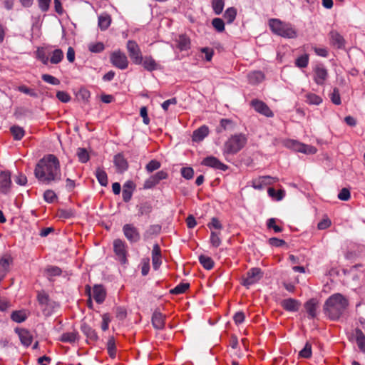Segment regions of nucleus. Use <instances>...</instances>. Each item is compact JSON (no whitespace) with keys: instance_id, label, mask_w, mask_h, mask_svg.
Returning a JSON list of instances; mask_svg holds the SVG:
<instances>
[{"instance_id":"2eb2a0df","label":"nucleus","mask_w":365,"mask_h":365,"mask_svg":"<svg viewBox=\"0 0 365 365\" xmlns=\"http://www.w3.org/2000/svg\"><path fill=\"white\" fill-rule=\"evenodd\" d=\"M304 306L309 319L317 317L319 308V302L317 299H310L304 304Z\"/></svg>"},{"instance_id":"7ed1b4c3","label":"nucleus","mask_w":365,"mask_h":365,"mask_svg":"<svg viewBox=\"0 0 365 365\" xmlns=\"http://www.w3.org/2000/svg\"><path fill=\"white\" fill-rule=\"evenodd\" d=\"M269 26L274 34L283 38H294L297 36V32L292 24L282 21L278 19H269Z\"/></svg>"},{"instance_id":"c03bdc74","label":"nucleus","mask_w":365,"mask_h":365,"mask_svg":"<svg viewBox=\"0 0 365 365\" xmlns=\"http://www.w3.org/2000/svg\"><path fill=\"white\" fill-rule=\"evenodd\" d=\"M45 272L48 277H51L61 275L62 271L58 267L48 266L46 268Z\"/></svg>"},{"instance_id":"2f4dec72","label":"nucleus","mask_w":365,"mask_h":365,"mask_svg":"<svg viewBox=\"0 0 365 365\" xmlns=\"http://www.w3.org/2000/svg\"><path fill=\"white\" fill-rule=\"evenodd\" d=\"M95 175L101 185L106 186L108 185V176L103 169L98 168Z\"/></svg>"},{"instance_id":"a878e982","label":"nucleus","mask_w":365,"mask_h":365,"mask_svg":"<svg viewBox=\"0 0 365 365\" xmlns=\"http://www.w3.org/2000/svg\"><path fill=\"white\" fill-rule=\"evenodd\" d=\"M209 133V129L206 125H202L195 130L192 134V140L195 142L202 141Z\"/></svg>"},{"instance_id":"c85d7f7f","label":"nucleus","mask_w":365,"mask_h":365,"mask_svg":"<svg viewBox=\"0 0 365 365\" xmlns=\"http://www.w3.org/2000/svg\"><path fill=\"white\" fill-rule=\"evenodd\" d=\"M247 78L249 83L255 85L261 83L264 80V76L262 71H255L250 72L248 74Z\"/></svg>"},{"instance_id":"5fc2aeb1","label":"nucleus","mask_w":365,"mask_h":365,"mask_svg":"<svg viewBox=\"0 0 365 365\" xmlns=\"http://www.w3.org/2000/svg\"><path fill=\"white\" fill-rule=\"evenodd\" d=\"M160 163L156 160H150L145 166V169L148 173H152L160 168Z\"/></svg>"},{"instance_id":"393cba45","label":"nucleus","mask_w":365,"mask_h":365,"mask_svg":"<svg viewBox=\"0 0 365 365\" xmlns=\"http://www.w3.org/2000/svg\"><path fill=\"white\" fill-rule=\"evenodd\" d=\"M152 324L155 329H163L165 327V316L159 312H155L152 317Z\"/></svg>"},{"instance_id":"ea45409f","label":"nucleus","mask_w":365,"mask_h":365,"mask_svg":"<svg viewBox=\"0 0 365 365\" xmlns=\"http://www.w3.org/2000/svg\"><path fill=\"white\" fill-rule=\"evenodd\" d=\"M225 2L223 0H212V6L216 15H220L224 9Z\"/></svg>"},{"instance_id":"864d4df0","label":"nucleus","mask_w":365,"mask_h":365,"mask_svg":"<svg viewBox=\"0 0 365 365\" xmlns=\"http://www.w3.org/2000/svg\"><path fill=\"white\" fill-rule=\"evenodd\" d=\"M77 155L79 161L85 163L89 160V155L87 150L85 148H78L77 151Z\"/></svg>"},{"instance_id":"b1692460","label":"nucleus","mask_w":365,"mask_h":365,"mask_svg":"<svg viewBox=\"0 0 365 365\" xmlns=\"http://www.w3.org/2000/svg\"><path fill=\"white\" fill-rule=\"evenodd\" d=\"M144 68L148 71H153L160 68V65L153 58L152 56H145L143 58L142 63Z\"/></svg>"},{"instance_id":"49530a36","label":"nucleus","mask_w":365,"mask_h":365,"mask_svg":"<svg viewBox=\"0 0 365 365\" xmlns=\"http://www.w3.org/2000/svg\"><path fill=\"white\" fill-rule=\"evenodd\" d=\"M107 349L109 356L112 359H114L116 356V347L113 338H110L108 339L107 342Z\"/></svg>"},{"instance_id":"338daca9","label":"nucleus","mask_w":365,"mask_h":365,"mask_svg":"<svg viewBox=\"0 0 365 365\" xmlns=\"http://www.w3.org/2000/svg\"><path fill=\"white\" fill-rule=\"evenodd\" d=\"M207 226L210 229L221 230L222 228V224L216 217H212L211 222L208 223Z\"/></svg>"},{"instance_id":"473e14b6","label":"nucleus","mask_w":365,"mask_h":365,"mask_svg":"<svg viewBox=\"0 0 365 365\" xmlns=\"http://www.w3.org/2000/svg\"><path fill=\"white\" fill-rule=\"evenodd\" d=\"M237 16V9L235 7H230L227 9L224 13L223 17L227 24H232Z\"/></svg>"},{"instance_id":"e433bc0d","label":"nucleus","mask_w":365,"mask_h":365,"mask_svg":"<svg viewBox=\"0 0 365 365\" xmlns=\"http://www.w3.org/2000/svg\"><path fill=\"white\" fill-rule=\"evenodd\" d=\"M78 333L76 331L63 333L60 338L63 342L73 343L77 340Z\"/></svg>"},{"instance_id":"39448f33","label":"nucleus","mask_w":365,"mask_h":365,"mask_svg":"<svg viewBox=\"0 0 365 365\" xmlns=\"http://www.w3.org/2000/svg\"><path fill=\"white\" fill-rule=\"evenodd\" d=\"M263 277L261 269L254 267L250 269L242 279V284L247 289L258 282Z\"/></svg>"},{"instance_id":"7c9ffc66","label":"nucleus","mask_w":365,"mask_h":365,"mask_svg":"<svg viewBox=\"0 0 365 365\" xmlns=\"http://www.w3.org/2000/svg\"><path fill=\"white\" fill-rule=\"evenodd\" d=\"M356 341L359 349L365 354V336L363 331L357 328L355 330Z\"/></svg>"},{"instance_id":"4d7b16f0","label":"nucleus","mask_w":365,"mask_h":365,"mask_svg":"<svg viewBox=\"0 0 365 365\" xmlns=\"http://www.w3.org/2000/svg\"><path fill=\"white\" fill-rule=\"evenodd\" d=\"M181 175L187 180H190L193 178L194 170L190 167H185L181 169Z\"/></svg>"},{"instance_id":"c9c22d12","label":"nucleus","mask_w":365,"mask_h":365,"mask_svg":"<svg viewBox=\"0 0 365 365\" xmlns=\"http://www.w3.org/2000/svg\"><path fill=\"white\" fill-rule=\"evenodd\" d=\"M63 58V53L61 49H55L52 53L51 56L49 59V61L52 64H58L59 63L62 59Z\"/></svg>"},{"instance_id":"8fccbe9b","label":"nucleus","mask_w":365,"mask_h":365,"mask_svg":"<svg viewBox=\"0 0 365 365\" xmlns=\"http://www.w3.org/2000/svg\"><path fill=\"white\" fill-rule=\"evenodd\" d=\"M212 25L218 32H222L225 30V23L220 18H215L212 21Z\"/></svg>"},{"instance_id":"09e8293b","label":"nucleus","mask_w":365,"mask_h":365,"mask_svg":"<svg viewBox=\"0 0 365 365\" xmlns=\"http://www.w3.org/2000/svg\"><path fill=\"white\" fill-rule=\"evenodd\" d=\"M36 58L40 60L44 65H47L49 61V58L43 48H38L37 49Z\"/></svg>"},{"instance_id":"5701e85b","label":"nucleus","mask_w":365,"mask_h":365,"mask_svg":"<svg viewBox=\"0 0 365 365\" xmlns=\"http://www.w3.org/2000/svg\"><path fill=\"white\" fill-rule=\"evenodd\" d=\"M90 296H92L97 303L101 304L105 299L106 291L103 286L95 285L92 294H90Z\"/></svg>"},{"instance_id":"6e6552de","label":"nucleus","mask_w":365,"mask_h":365,"mask_svg":"<svg viewBox=\"0 0 365 365\" xmlns=\"http://www.w3.org/2000/svg\"><path fill=\"white\" fill-rule=\"evenodd\" d=\"M113 251L118 260L122 264L127 262V245L125 242L120 239L113 241Z\"/></svg>"},{"instance_id":"423d86ee","label":"nucleus","mask_w":365,"mask_h":365,"mask_svg":"<svg viewBox=\"0 0 365 365\" xmlns=\"http://www.w3.org/2000/svg\"><path fill=\"white\" fill-rule=\"evenodd\" d=\"M285 145L288 148L304 154H314L317 150V148L312 145L304 144L295 140H287Z\"/></svg>"},{"instance_id":"f03ea898","label":"nucleus","mask_w":365,"mask_h":365,"mask_svg":"<svg viewBox=\"0 0 365 365\" xmlns=\"http://www.w3.org/2000/svg\"><path fill=\"white\" fill-rule=\"evenodd\" d=\"M349 305V299L340 293L331 295L323 307L325 315L331 320H338L346 312Z\"/></svg>"},{"instance_id":"69168bd1","label":"nucleus","mask_w":365,"mask_h":365,"mask_svg":"<svg viewBox=\"0 0 365 365\" xmlns=\"http://www.w3.org/2000/svg\"><path fill=\"white\" fill-rule=\"evenodd\" d=\"M331 100L333 103L335 105L341 104V98L339 95V90L337 88H334L333 92L331 95Z\"/></svg>"},{"instance_id":"9b49d317","label":"nucleus","mask_w":365,"mask_h":365,"mask_svg":"<svg viewBox=\"0 0 365 365\" xmlns=\"http://www.w3.org/2000/svg\"><path fill=\"white\" fill-rule=\"evenodd\" d=\"M168 176V173L165 171H158L145 181L143 188L146 190L151 189L158 185L160 180L166 179Z\"/></svg>"},{"instance_id":"774afa93","label":"nucleus","mask_w":365,"mask_h":365,"mask_svg":"<svg viewBox=\"0 0 365 365\" xmlns=\"http://www.w3.org/2000/svg\"><path fill=\"white\" fill-rule=\"evenodd\" d=\"M37 299L41 305H46L48 302V296L45 292H39L37 295Z\"/></svg>"},{"instance_id":"4468645a","label":"nucleus","mask_w":365,"mask_h":365,"mask_svg":"<svg viewBox=\"0 0 365 365\" xmlns=\"http://www.w3.org/2000/svg\"><path fill=\"white\" fill-rule=\"evenodd\" d=\"M328 77L327 70L322 66H317L314 70V81L318 85H324Z\"/></svg>"},{"instance_id":"052dcab7","label":"nucleus","mask_w":365,"mask_h":365,"mask_svg":"<svg viewBox=\"0 0 365 365\" xmlns=\"http://www.w3.org/2000/svg\"><path fill=\"white\" fill-rule=\"evenodd\" d=\"M351 197L350 191L348 188H342L338 194V198L343 201H347Z\"/></svg>"},{"instance_id":"bb28decb","label":"nucleus","mask_w":365,"mask_h":365,"mask_svg":"<svg viewBox=\"0 0 365 365\" xmlns=\"http://www.w3.org/2000/svg\"><path fill=\"white\" fill-rule=\"evenodd\" d=\"M81 330L88 339L93 341H96L98 340V336L96 331L87 324L83 323L81 326Z\"/></svg>"},{"instance_id":"0eeeda50","label":"nucleus","mask_w":365,"mask_h":365,"mask_svg":"<svg viewBox=\"0 0 365 365\" xmlns=\"http://www.w3.org/2000/svg\"><path fill=\"white\" fill-rule=\"evenodd\" d=\"M110 61L113 66L120 70L126 69L128 66V60L126 55L120 50L110 53Z\"/></svg>"},{"instance_id":"f3484780","label":"nucleus","mask_w":365,"mask_h":365,"mask_svg":"<svg viewBox=\"0 0 365 365\" xmlns=\"http://www.w3.org/2000/svg\"><path fill=\"white\" fill-rule=\"evenodd\" d=\"M251 106L254 108V109L267 116V117H272L273 116V113L269 109V108L262 101L259 100H253L251 102Z\"/></svg>"},{"instance_id":"4c0bfd02","label":"nucleus","mask_w":365,"mask_h":365,"mask_svg":"<svg viewBox=\"0 0 365 365\" xmlns=\"http://www.w3.org/2000/svg\"><path fill=\"white\" fill-rule=\"evenodd\" d=\"M10 130L16 140H19L24 136V130L20 126L14 125L11 127Z\"/></svg>"},{"instance_id":"603ef678","label":"nucleus","mask_w":365,"mask_h":365,"mask_svg":"<svg viewBox=\"0 0 365 365\" xmlns=\"http://www.w3.org/2000/svg\"><path fill=\"white\" fill-rule=\"evenodd\" d=\"M299 355L302 358H310L312 356V345L307 342L304 347L299 351Z\"/></svg>"},{"instance_id":"9d476101","label":"nucleus","mask_w":365,"mask_h":365,"mask_svg":"<svg viewBox=\"0 0 365 365\" xmlns=\"http://www.w3.org/2000/svg\"><path fill=\"white\" fill-rule=\"evenodd\" d=\"M123 232L125 238L130 243L138 242L140 239V235L137 227L133 224H125L123 227Z\"/></svg>"},{"instance_id":"3c124183","label":"nucleus","mask_w":365,"mask_h":365,"mask_svg":"<svg viewBox=\"0 0 365 365\" xmlns=\"http://www.w3.org/2000/svg\"><path fill=\"white\" fill-rule=\"evenodd\" d=\"M105 48L104 44L101 42L92 43L88 45V50L92 53H100Z\"/></svg>"},{"instance_id":"20e7f679","label":"nucleus","mask_w":365,"mask_h":365,"mask_svg":"<svg viewBox=\"0 0 365 365\" xmlns=\"http://www.w3.org/2000/svg\"><path fill=\"white\" fill-rule=\"evenodd\" d=\"M247 138L244 134L232 135L225 143L223 153L233 155L238 153L246 144Z\"/></svg>"},{"instance_id":"6e6d98bb","label":"nucleus","mask_w":365,"mask_h":365,"mask_svg":"<svg viewBox=\"0 0 365 365\" xmlns=\"http://www.w3.org/2000/svg\"><path fill=\"white\" fill-rule=\"evenodd\" d=\"M41 78L45 82L50 83L51 85H59L60 84V81L57 78H56L51 75H49V74H43L41 76Z\"/></svg>"},{"instance_id":"412c9836","label":"nucleus","mask_w":365,"mask_h":365,"mask_svg":"<svg viewBox=\"0 0 365 365\" xmlns=\"http://www.w3.org/2000/svg\"><path fill=\"white\" fill-rule=\"evenodd\" d=\"M152 262L155 269H158L161 264V250L158 244H155L152 250Z\"/></svg>"},{"instance_id":"a211bd4d","label":"nucleus","mask_w":365,"mask_h":365,"mask_svg":"<svg viewBox=\"0 0 365 365\" xmlns=\"http://www.w3.org/2000/svg\"><path fill=\"white\" fill-rule=\"evenodd\" d=\"M13 262L12 257L9 255H4L0 259V282L4 278L9 271V267Z\"/></svg>"},{"instance_id":"bf43d9fd","label":"nucleus","mask_w":365,"mask_h":365,"mask_svg":"<svg viewBox=\"0 0 365 365\" xmlns=\"http://www.w3.org/2000/svg\"><path fill=\"white\" fill-rule=\"evenodd\" d=\"M18 91L25 94L29 95L34 98H38V93L34 91L29 88L26 86H20L18 87Z\"/></svg>"},{"instance_id":"dca6fc26","label":"nucleus","mask_w":365,"mask_h":365,"mask_svg":"<svg viewBox=\"0 0 365 365\" xmlns=\"http://www.w3.org/2000/svg\"><path fill=\"white\" fill-rule=\"evenodd\" d=\"M202 164L205 166L213 168L215 169L220 170L222 171H225L228 168L227 165L222 163L217 158L213 156L205 158L202 161Z\"/></svg>"},{"instance_id":"f8f14e48","label":"nucleus","mask_w":365,"mask_h":365,"mask_svg":"<svg viewBox=\"0 0 365 365\" xmlns=\"http://www.w3.org/2000/svg\"><path fill=\"white\" fill-rule=\"evenodd\" d=\"M12 182L11 173L8 170L0 172V192L7 194L10 192Z\"/></svg>"},{"instance_id":"de8ad7c7","label":"nucleus","mask_w":365,"mask_h":365,"mask_svg":"<svg viewBox=\"0 0 365 365\" xmlns=\"http://www.w3.org/2000/svg\"><path fill=\"white\" fill-rule=\"evenodd\" d=\"M306 98H307L306 101L309 104L319 105L322 101V99L321 98V97H319V96H317V95H316L314 93H308L306 96Z\"/></svg>"},{"instance_id":"79ce46f5","label":"nucleus","mask_w":365,"mask_h":365,"mask_svg":"<svg viewBox=\"0 0 365 365\" xmlns=\"http://www.w3.org/2000/svg\"><path fill=\"white\" fill-rule=\"evenodd\" d=\"M210 242L212 246L218 247L221 245L220 232L212 231L210 234Z\"/></svg>"},{"instance_id":"1a4fd4ad","label":"nucleus","mask_w":365,"mask_h":365,"mask_svg":"<svg viewBox=\"0 0 365 365\" xmlns=\"http://www.w3.org/2000/svg\"><path fill=\"white\" fill-rule=\"evenodd\" d=\"M126 47L132 61L137 65L141 64L143 62V56L138 43L135 41L129 40L127 42Z\"/></svg>"},{"instance_id":"cd10ccee","label":"nucleus","mask_w":365,"mask_h":365,"mask_svg":"<svg viewBox=\"0 0 365 365\" xmlns=\"http://www.w3.org/2000/svg\"><path fill=\"white\" fill-rule=\"evenodd\" d=\"M177 47L180 51H187L190 48V39L188 36L181 34L176 39Z\"/></svg>"},{"instance_id":"4be33fe9","label":"nucleus","mask_w":365,"mask_h":365,"mask_svg":"<svg viewBox=\"0 0 365 365\" xmlns=\"http://www.w3.org/2000/svg\"><path fill=\"white\" fill-rule=\"evenodd\" d=\"M281 304L282 307L289 312H297L300 307V302L292 298L284 299Z\"/></svg>"},{"instance_id":"ddd939ff","label":"nucleus","mask_w":365,"mask_h":365,"mask_svg":"<svg viewBox=\"0 0 365 365\" xmlns=\"http://www.w3.org/2000/svg\"><path fill=\"white\" fill-rule=\"evenodd\" d=\"M330 44L339 49L345 47L346 41L344 37L336 30H331L329 33Z\"/></svg>"},{"instance_id":"13d9d810","label":"nucleus","mask_w":365,"mask_h":365,"mask_svg":"<svg viewBox=\"0 0 365 365\" xmlns=\"http://www.w3.org/2000/svg\"><path fill=\"white\" fill-rule=\"evenodd\" d=\"M56 197V193L51 190H47L44 192L43 198L48 203L53 202Z\"/></svg>"},{"instance_id":"e2e57ef3","label":"nucleus","mask_w":365,"mask_h":365,"mask_svg":"<svg viewBox=\"0 0 365 365\" xmlns=\"http://www.w3.org/2000/svg\"><path fill=\"white\" fill-rule=\"evenodd\" d=\"M56 97L60 101L63 103H68L71 101V96L68 93L65 91H58L56 93Z\"/></svg>"},{"instance_id":"a19ab883","label":"nucleus","mask_w":365,"mask_h":365,"mask_svg":"<svg viewBox=\"0 0 365 365\" xmlns=\"http://www.w3.org/2000/svg\"><path fill=\"white\" fill-rule=\"evenodd\" d=\"M269 195L277 200H281L284 197V191L282 190H276L275 189L272 187H269L267 190Z\"/></svg>"},{"instance_id":"c756f323","label":"nucleus","mask_w":365,"mask_h":365,"mask_svg":"<svg viewBox=\"0 0 365 365\" xmlns=\"http://www.w3.org/2000/svg\"><path fill=\"white\" fill-rule=\"evenodd\" d=\"M113 161L115 165L120 172H123L128 169V163L123 155L117 154L115 155Z\"/></svg>"},{"instance_id":"f257e3e1","label":"nucleus","mask_w":365,"mask_h":365,"mask_svg":"<svg viewBox=\"0 0 365 365\" xmlns=\"http://www.w3.org/2000/svg\"><path fill=\"white\" fill-rule=\"evenodd\" d=\"M35 177L41 182L49 184L61 180L60 163L52 154L46 155L36 165Z\"/></svg>"},{"instance_id":"0e129e2a","label":"nucleus","mask_w":365,"mask_h":365,"mask_svg":"<svg viewBox=\"0 0 365 365\" xmlns=\"http://www.w3.org/2000/svg\"><path fill=\"white\" fill-rule=\"evenodd\" d=\"M58 216L60 218L68 219L73 216V212L71 210L61 209L58 211Z\"/></svg>"},{"instance_id":"6ab92c4d","label":"nucleus","mask_w":365,"mask_h":365,"mask_svg":"<svg viewBox=\"0 0 365 365\" xmlns=\"http://www.w3.org/2000/svg\"><path fill=\"white\" fill-rule=\"evenodd\" d=\"M15 331L18 334L19 339L24 346H29L31 345L33 336L28 330L24 329H16Z\"/></svg>"},{"instance_id":"f704fd0d","label":"nucleus","mask_w":365,"mask_h":365,"mask_svg":"<svg viewBox=\"0 0 365 365\" xmlns=\"http://www.w3.org/2000/svg\"><path fill=\"white\" fill-rule=\"evenodd\" d=\"M199 262L202 265V267L207 270L212 269V267H214V261L211 257L208 256H199Z\"/></svg>"},{"instance_id":"58836bf2","label":"nucleus","mask_w":365,"mask_h":365,"mask_svg":"<svg viewBox=\"0 0 365 365\" xmlns=\"http://www.w3.org/2000/svg\"><path fill=\"white\" fill-rule=\"evenodd\" d=\"M110 17L108 15H101L98 17V26L101 30L107 29L110 24Z\"/></svg>"},{"instance_id":"a18cd8bd","label":"nucleus","mask_w":365,"mask_h":365,"mask_svg":"<svg viewBox=\"0 0 365 365\" xmlns=\"http://www.w3.org/2000/svg\"><path fill=\"white\" fill-rule=\"evenodd\" d=\"M190 287L188 283H180L178 284L175 288L170 290V293L173 294H180L186 292Z\"/></svg>"},{"instance_id":"72a5a7b5","label":"nucleus","mask_w":365,"mask_h":365,"mask_svg":"<svg viewBox=\"0 0 365 365\" xmlns=\"http://www.w3.org/2000/svg\"><path fill=\"white\" fill-rule=\"evenodd\" d=\"M27 318V314L24 310L14 311L11 315V319L17 323L24 322Z\"/></svg>"},{"instance_id":"680f3d73","label":"nucleus","mask_w":365,"mask_h":365,"mask_svg":"<svg viewBox=\"0 0 365 365\" xmlns=\"http://www.w3.org/2000/svg\"><path fill=\"white\" fill-rule=\"evenodd\" d=\"M267 225L269 229H273L275 232H281L282 231V228L276 225L274 218L269 219Z\"/></svg>"},{"instance_id":"aec40b11","label":"nucleus","mask_w":365,"mask_h":365,"mask_svg":"<svg viewBox=\"0 0 365 365\" xmlns=\"http://www.w3.org/2000/svg\"><path fill=\"white\" fill-rule=\"evenodd\" d=\"M135 185L134 182L131 180L127 181L123 187V192L122 196L123 199L125 202H128L130 200L133 192L135 190Z\"/></svg>"},{"instance_id":"37998d69","label":"nucleus","mask_w":365,"mask_h":365,"mask_svg":"<svg viewBox=\"0 0 365 365\" xmlns=\"http://www.w3.org/2000/svg\"><path fill=\"white\" fill-rule=\"evenodd\" d=\"M309 63V55L308 54H304L298 57L295 60V65L298 68H306L308 66Z\"/></svg>"}]
</instances>
